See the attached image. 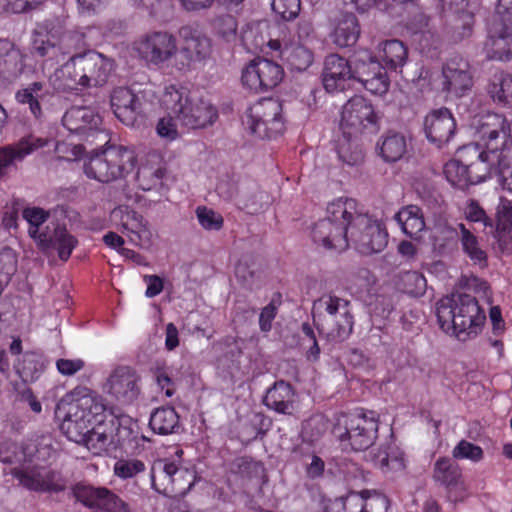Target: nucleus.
Segmentation results:
<instances>
[{"label":"nucleus","mask_w":512,"mask_h":512,"mask_svg":"<svg viewBox=\"0 0 512 512\" xmlns=\"http://www.w3.org/2000/svg\"><path fill=\"white\" fill-rule=\"evenodd\" d=\"M230 473L241 478L257 477L262 471V465L249 456H239L229 463Z\"/></svg>","instance_id":"57"},{"label":"nucleus","mask_w":512,"mask_h":512,"mask_svg":"<svg viewBox=\"0 0 512 512\" xmlns=\"http://www.w3.org/2000/svg\"><path fill=\"white\" fill-rule=\"evenodd\" d=\"M269 45L274 50H281V57L291 70L302 72L313 63V52L300 43L285 44L281 48L278 40H271Z\"/></svg>","instance_id":"36"},{"label":"nucleus","mask_w":512,"mask_h":512,"mask_svg":"<svg viewBox=\"0 0 512 512\" xmlns=\"http://www.w3.org/2000/svg\"><path fill=\"white\" fill-rule=\"evenodd\" d=\"M355 214V199L338 198L327 207V217L312 228L311 236L316 244L326 249L344 251L348 248L350 219Z\"/></svg>","instance_id":"4"},{"label":"nucleus","mask_w":512,"mask_h":512,"mask_svg":"<svg viewBox=\"0 0 512 512\" xmlns=\"http://www.w3.org/2000/svg\"><path fill=\"white\" fill-rule=\"evenodd\" d=\"M475 19L473 13L463 10L456 13L449 21L447 34L453 43H459L473 34Z\"/></svg>","instance_id":"49"},{"label":"nucleus","mask_w":512,"mask_h":512,"mask_svg":"<svg viewBox=\"0 0 512 512\" xmlns=\"http://www.w3.org/2000/svg\"><path fill=\"white\" fill-rule=\"evenodd\" d=\"M101 116L90 107L76 106L68 109L63 118V126L71 133L86 135L99 129Z\"/></svg>","instance_id":"32"},{"label":"nucleus","mask_w":512,"mask_h":512,"mask_svg":"<svg viewBox=\"0 0 512 512\" xmlns=\"http://www.w3.org/2000/svg\"><path fill=\"white\" fill-rule=\"evenodd\" d=\"M348 231V243L351 241L356 249L364 255L379 253L388 244V233L378 220L371 219L358 210L355 200V214L351 217Z\"/></svg>","instance_id":"10"},{"label":"nucleus","mask_w":512,"mask_h":512,"mask_svg":"<svg viewBox=\"0 0 512 512\" xmlns=\"http://www.w3.org/2000/svg\"><path fill=\"white\" fill-rule=\"evenodd\" d=\"M32 50L35 55L44 59L51 67L59 64L58 28L51 24L38 27L33 34Z\"/></svg>","instance_id":"29"},{"label":"nucleus","mask_w":512,"mask_h":512,"mask_svg":"<svg viewBox=\"0 0 512 512\" xmlns=\"http://www.w3.org/2000/svg\"><path fill=\"white\" fill-rule=\"evenodd\" d=\"M379 155L385 162L393 163L400 160L407 152V141L403 134L388 132L377 143Z\"/></svg>","instance_id":"46"},{"label":"nucleus","mask_w":512,"mask_h":512,"mask_svg":"<svg viewBox=\"0 0 512 512\" xmlns=\"http://www.w3.org/2000/svg\"><path fill=\"white\" fill-rule=\"evenodd\" d=\"M300 0H271V8L281 19L290 21L300 12Z\"/></svg>","instance_id":"64"},{"label":"nucleus","mask_w":512,"mask_h":512,"mask_svg":"<svg viewBox=\"0 0 512 512\" xmlns=\"http://www.w3.org/2000/svg\"><path fill=\"white\" fill-rule=\"evenodd\" d=\"M452 456L454 459H467L472 462H479L484 457L483 449L467 440H461L453 449Z\"/></svg>","instance_id":"62"},{"label":"nucleus","mask_w":512,"mask_h":512,"mask_svg":"<svg viewBox=\"0 0 512 512\" xmlns=\"http://www.w3.org/2000/svg\"><path fill=\"white\" fill-rule=\"evenodd\" d=\"M152 488L167 497L184 496L193 487L195 471L167 459L156 460L150 470Z\"/></svg>","instance_id":"8"},{"label":"nucleus","mask_w":512,"mask_h":512,"mask_svg":"<svg viewBox=\"0 0 512 512\" xmlns=\"http://www.w3.org/2000/svg\"><path fill=\"white\" fill-rule=\"evenodd\" d=\"M196 216L199 224L205 230L218 231L223 227V217L219 213L210 208H207L206 206L197 207Z\"/></svg>","instance_id":"63"},{"label":"nucleus","mask_w":512,"mask_h":512,"mask_svg":"<svg viewBox=\"0 0 512 512\" xmlns=\"http://www.w3.org/2000/svg\"><path fill=\"white\" fill-rule=\"evenodd\" d=\"M22 217L29 224V236L38 244L39 236L42 233H48L50 230L49 226H47L45 231H40V226L46 222L49 217V213L40 207H26L22 211Z\"/></svg>","instance_id":"56"},{"label":"nucleus","mask_w":512,"mask_h":512,"mask_svg":"<svg viewBox=\"0 0 512 512\" xmlns=\"http://www.w3.org/2000/svg\"><path fill=\"white\" fill-rule=\"evenodd\" d=\"M110 218L131 243L141 248H149L152 245V232L147 226V221L129 206L114 208Z\"/></svg>","instance_id":"17"},{"label":"nucleus","mask_w":512,"mask_h":512,"mask_svg":"<svg viewBox=\"0 0 512 512\" xmlns=\"http://www.w3.org/2000/svg\"><path fill=\"white\" fill-rule=\"evenodd\" d=\"M492 101L502 106H512V76L505 73L493 75L487 85Z\"/></svg>","instance_id":"48"},{"label":"nucleus","mask_w":512,"mask_h":512,"mask_svg":"<svg viewBox=\"0 0 512 512\" xmlns=\"http://www.w3.org/2000/svg\"><path fill=\"white\" fill-rule=\"evenodd\" d=\"M352 81L372 94L381 95L389 88V79L383 65L368 51H360L351 58Z\"/></svg>","instance_id":"13"},{"label":"nucleus","mask_w":512,"mask_h":512,"mask_svg":"<svg viewBox=\"0 0 512 512\" xmlns=\"http://www.w3.org/2000/svg\"><path fill=\"white\" fill-rule=\"evenodd\" d=\"M165 169L158 167H141L137 172V181L139 186L144 191H149L158 187H162L163 185V177L165 175Z\"/></svg>","instance_id":"58"},{"label":"nucleus","mask_w":512,"mask_h":512,"mask_svg":"<svg viewBox=\"0 0 512 512\" xmlns=\"http://www.w3.org/2000/svg\"><path fill=\"white\" fill-rule=\"evenodd\" d=\"M436 316L440 328L459 339L463 334L475 337L486 320L478 300L466 293H453L440 299L436 304Z\"/></svg>","instance_id":"2"},{"label":"nucleus","mask_w":512,"mask_h":512,"mask_svg":"<svg viewBox=\"0 0 512 512\" xmlns=\"http://www.w3.org/2000/svg\"><path fill=\"white\" fill-rule=\"evenodd\" d=\"M381 57L384 63V70L397 71L398 68H402L406 63L408 49L400 40H388L383 44Z\"/></svg>","instance_id":"52"},{"label":"nucleus","mask_w":512,"mask_h":512,"mask_svg":"<svg viewBox=\"0 0 512 512\" xmlns=\"http://www.w3.org/2000/svg\"><path fill=\"white\" fill-rule=\"evenodd\" d=\"M389 506L388 497L382 493H374L366 498L358 493H350L326 500L323 512H387Z\"/></svg>","instance_id":"19"},{"label":"nucleus","mask_w":512,"mask_h":512,"mask_svg":"<svg viewBox=\"0 0 512 512\" xmlns=\"http://www.w3.org/2000/svg\"><path fill=\"white\" fill-rule=\"evenodd\" d=\"M360 25L353 13H342L335 21L332 41L340 48L352 47L360 36Z\"/></svg>","instance_id":"38"},{"label":"nucleus","mask_w":512,"mask_h":512,"mask_svg":"<svg viewBox=\"0 0 512 512\" xmlns=\"http://www.w3.org/2000/svg\"><path fill=\"white\" fill-rule=\"evenodd\" d=\"M444 174L447 181L460 190H465L470 185H474L468 168L464 163H461L459 155H457V159L450 160L444 165Z\"/></svg>","instance_id":"54"},{"label":"nucleus","mask_w":512,"mask_h":512,"mask_svg":"<svg viewBox=\"0 0 512 512\" xmlns=\"http://www.w3.org/2000/svg\"><path fill=\"white\" fill-rule=\"evenodd\" d=\"M64 400L70 407L60 430L70 441L81 444L86 441L91 426L106 418V406L96 392L85 386L75 387Z\"/></svg>","instance_id":"1"},{"label":"nucleus","mask_w":512,"mask_h":512,"mask_svg":"<svg viewBox=\"0 0 512 512\" xmlns=\"http://www.w3.org/2000/svg\"><path fill=\"white\" fill-rule=\"evenodd\" d=\"M104 150L108 168L112 173V181L124 178L135 168L136 155L132 149L112 145Z\"/></svg>","instance_id":"35"},{"label":"nucleus","mask_w":512,"mask_h":512,"mask_svg":"<svg viewBox=\"0 0 512 512\" xmlns=\"http://www.w3.org/2000/svg\"><path fill=\"white\" fill-rule=\"evenodd\" d=\"M327 421L322 416H313L304 422L302 427L303 440L309 443L318 441L327 431Z\"/></svg>","instance_id":"61"},{"label":"nucleus","mask_w":512,"mask_h":512,"mask_svg":"<svg viewBox=\"0 0 512 512\" xmlns=\"http://www.w3.org/2000/svg\"><path fill=\"white\" fill-rule=\"evenodd\" d=\"M351 59L339 54H329L325 57L322 71V83L329 93L343 91L349 81H352Z\"/></svg>","instance_id":"25"},{"label":"nucleus","mask_w":512,"mask_h":512,"mask_svg":"<svg viewBox=\"0 0 512 512\" xmlns=\"http://www.w3.org/2000/svg\"><path fill=\"white\" fill-rule=\"evenodd\" d=\"M441 91L446 98L459 99L466 96L473 87L471 66L465 58L455 55L442 66Z\"/></svg>","instance_id":"14"},{"label":"nucleus","mask_w":512,"mask_h":512,"mask_svg":"<svg viewBox=\"0 0 512 512\" xmlns=\"http://www.w3.org/2000/svg\"><path fill=\"white\" fill-rule=\"evenodd\" d=\"M140 56L152 64L169 60L177 51L176 39L165 31H155L145 35L138 43Z\"/></svg>","instance_id":"23"},{"label":"nucleus","mask_w":512,"mask_h":512,"mask_svg":"<svg viewBox=\"0 0 512 512\" xmlns=\"http://www.w3.org/2000/svg\"><path fill=\"white\" fill-rule=\"evenodd\" d=\"M149 426L159 435L176 433L180 428L179 415L173 407L157 408L150 416Z\"/></svg>","instance_id":"47"},{"label":"nucleus","mask_w":512,"mask_h":512,"mask_svg":"<svg viewBox=\"0 0 512 512\" xmlns=\"http://www.w3.org/2000/svg\"><path fill=\"white\" fill-rule=\"evenodd\" d=\"M340 128L345 135L355 138L376 134L380 130V116L369 99L355 95L342 107Z\"/></svg>","instance_id":"9"},{"label":"nucleus","mask_w":512,"mask_h":512,"mask_svg":"<svg viewBox=\"0 0 512 512\" xmlns=\"http://www.w3.org/2000/svg\"><path fill=\"white\" fill-rule=\"evenodd\" d=\"M402 231L413 239H418L425 229L422 209L416 205H407L401 208L394 216Z\"/></svg>","instance_id":"44"},{"label":"nucleus","mask_w":512,"mask_h":512,"mask_svg":"<svg viewBox=\"0 0 512 512\" xmlns=\"http://www.w3.org/2000/svg\"><path fill=\"white\" fill-rule=\"evenodd\" d=\"M46 368V359L40 353L27 351L14 364V369L23 382L37 380Z\"/></svg>","instance_id":"43"},{"label":"nucleus","mask_w":512,"mask_h":512,"mask_svg":"<svg viewBox=\"0 0 512 512\" xmlns=\"http://www.w3.org/2000/svg\"><path fill=\"white\" fill-rule=\"evenodd\" d=\"M283 68L276 62L257 58L252 60L242 72V83L255 93L266 92L276 87L283 79Z\"/></svg>","instance_id":"16"},{"label":"nucleus","mask_w":512,"mask_h":512,"mask_svg":"<svg viewBox=\"0 0 512 512\" xmlns=\"http://www.w3.org/2000/svg\"><path fill=\"white\" fill-rule=\"evenodd\" d=\"M378 426V420L372 411L369 414L341 413L335 419L332 433L345 449L361 451L374 444Z\"/></svg>","instance_id":"6"},{"label":"nucleus","mask_w":512,"mask_h":512,"mask_svg":"<svg viewBox=\"0 0 512 512\" xmlns=\"http://www.w3.org/2000/svg\"><path fill=\"white\" fill-rule=\"evenodd\" d=\"M281 111L282 104L278 100L263 99L247 109L243 124L261 139L274 138L284 129Z\"/></svg>","instance_id":"12"},{"label":"nucleus","mask_w":512,"mask_h":512,"mask_svg":"<svg viewBox=\"0 0 512 512\" xmlns=\"http://www.w3.org/2000/svg\"><path fill=\"white\" fill-rule=\"evenodd\" d=\"M78 241L63 226L55 225L48 233L39 236L38 245L43 249L53 248L62 261H67Z\"/></svg>","instance_id":"34"},{"label":"nucleus","mask_w":512,"mask_h":512,"mask_svg":"<svg viewBox=\"0 0 512 512\" xmlns=\"http://www.w3.org/2000/svg\"><path fill=\"white\" fill-rule=\"evenodd\" d=\"M495 222L494 224V220L490 218V225L488 231H486L487 235L495 236L512 230V202L508 200L500 202L496 209Z\"/></svg>","instance_id":"55"},{"label":"nucleus","mask_w":512,"mask_h":512,"mask_svg":"<svg viewBox=\"0 0 512 512\" xmlns=\"http://www.w3.org/2000/svg\"><path fill=\"white\" fill-rule=\"evenodd\" d=\"M140 376L128 366L117 367L108 377L105 389L107 393L122 405L135 402L140 393Z\"/></svg>","instance_id":"20"},{"label":"nucleus","mask_w":512,"mask_h":512,"mask_svg":"<svg viewBox=\"0 0 512 512\" xmlns=\"http://www.w3.org/2000/svg\"><path fill=\"white\" fill-rule=\"evenodd\" d=\"M460 236L456 229L452 227H441L433 236V246L441 254L448 253L456 247Z\"/></svg>","instance_id":"59"},{"label":"nucleus","mask_w":512,"mask_h":512,"mask_svg":"<svg viewBox=\"0 0 512 512\" xmlns=\"http://www.w3.org/2000/svg\"><path fill=\"white\" fill-rule=\"evenodd\" d=\"M323 307L324 315H320L316 323L320 335L330 342H342L352 333L354 320L350 312V301L332 293L324 294L314 302V307Z\"/></svg>","instance_id":"7"},{"label":"nucleus","mask_w":512,"mask_h":512,"mask_svg":"<svg viewBox=\"0 0 512 512\" xmlns=\"http://www.w3.org/2000/svg\"><path fill=\"white\" fill-rule=\"evenodd\" d=\"M336 151L339 159L349 166H357L364 161L363 149L357 143L356 138L345 135L343 132L342 137L337 141Z\"/></svg>","instance_id":"53"},{"label":"nucleus","mask_w":512,"mask_h":512,"mask_svg":"<svg viewBox=\"0 0 512 512\" xmlns=\"http://www.w3.org/2000/svg\"><path fill=\"white\" fill-rule=\"evenodd\" d=\"M110 103L115 116L127 126H135L143 120V96L134 93L130 88L117 87L110 96Z\"/></svg>","instance_id":"22"},{"label":"nucleus","mask_w":512,"mask_h":512,"mask_svg":"<svg viewBox=\"0 0 512 512\" xmlns=\"http://www.w3.org/2000/svg\"><path fill=\"white\" fill-rule=\"evenodd\" d=\"M456 131L455 119L447 108L433 110L424 119L427 139L437 147L448 143Z\"/></svg>","instance_id":"26"},{"label":"nucleus","mask_w":512,"mask_h":512,"mask_svg":"<svg viewBox=\"0 0 512 512\" xmlns=\"http://www.w3.org/2000/svg\"><path fill=\"white\" fill-rule=\"evenodd\" d=\"M112 70L113 60L93 50L82 57L69 58L60 73L67 87L77 89L104 85Z\"/></svg>","instance_id":"5"},{"label":"nucleus","mask_w":512,"mask_h":512,"mask_svg":"<svg viewBox=\"0 0 512 512\" xmlns=\"http://www.w3.org/2000/svg\"><path fill=\"white\" fill-rule=\"evenodd\" d=\"M264 405L277 413L292 415L295 411V391L290 383L276 381L263 399Z\"/></svg>","instance_id":"33"},{"label":"nucleus","mask_w":512,"mask_h":512,"mask_svg":"<svg viewBox=\"0 0 512 512\" xmlns=\"http://www.w3.org/2000/svg\"><path fill=\"white\" fill-rule=\"evenodd\" d=\"M433 480L450 492L462 485V472L454 460L440 457L434 464Z\"/></svg>","instance_id":"42"},{"label":"nucleus","mask_w":512,"mask_h":512,"mask_svg":"<svg viewBox=\"0 0 512 512\" xmlns=\"http://www.w3.org/2000/svg\"><path fill=\"white\" fill-rule=\"evenodd\" d=\"M460 229V242L463 252L469 259L481 268L487 266V253L481 248L478 238L468 230L464 224L458 225Z\"/></svg>","instance_id":"51"},{"label":"nucleus","mask_w":512,"mask_h":512,"mask_svg":"<svg viewBox=\"0 0 512 512\" xmlns=\"http://www.w3.org/2000/svg\"><path fill=\"white\" fill-rule=\"evenodd\" d=\"M29 464L14 467L11 470V475L18 480L21 486L36 492H60L66 489L67 482L60 473Z\"/></svg>","instance_id":"15"},{"label":"nucleus","mask_w":512,"mask_h":512,"mask_svg":"<svg viewBox=\"0 0 512 512\" xmlns=\"http://www.w3.org/2000/svg\"><path fill=\"white\" fill-rule=\"evenodd\" d=\"M48 144L46 138L28 135L21 138L16 144L0 148V178L3 177L9 167L26 156Z\"/></svg>","instance_id":"28"},{"label":"nucleus","mask_w":512,"mask_h":512,"mask_svg":"<svg viewBox=\"0 0 512 512\" xmlns=\"http://www.w3.org/2000/svg\"><path fill=\"white\" fill-rule=\"evenodd\" d=\"M457 155L461 157L469 175L475 184L481 183L490 177L496 167L501 153L479 147V144H467L458 149Z\"/></svg>","instance_id":"18"},{"label":"nucleus","mask_w":512,"mask_h":512,"mask_svg":"<svg viewBox=\"0 0 512 512\" xmlns=\"http://www.w3.org/2000/svg\"><path fill=\"white\" fill-rule=\"evenodd\" d=\"M484 52L490 60L509 61L512 58V26L495 19L488 30Z\"/></svg>","instance_id":"24"},{"label":"nucleus","mask_w":512,"mask_h":512,"mask_svg":"<svg viewBox=\"0 0 512 512\" xmlns=\"http://www.w3.org/2000/svg\"><path fill=\"white\" fill-rule=\"evenodd\" d=\"M269 196L260 191L257 183L251 180L239 182L237 206L249 214L259 213L268 204Z\"/></svg>","instance_id":"39"},{"label":"nucleus","mask_w":512,"mask_h":512,"mask_svg":"<svg viewBox=\"0 0 512 512\" xmlns=\"http://www.w3.org/2000/svg\"><path fill=\"white\" fill-rule=\"evenodd\" d=\"M471 128L476 139L473 144H479V147L498 153L512 147V142L509 141L511 127L502 114L495 112L478 114L473 118Z\"/></svg>","instance_id":"11"},{"label":"nucleus","mask_w":512,"mask_h":512,"mask_svg":"<svg viewBox=\"0 0 512 512\" xmlns=\"http://www.w3.org/2000/svg\"><path fill=\"white\" fill-rule=\"evenodd\" d=\"M76 499L88 508H97L105 512H131L127 503L105 487L77 485Z\"/></svg>","instance_id":"21"},{"label":"nucleus","mask_w":512,"mask_h":512,"mask_svg":"<svg viewBox=\"0 0 512 512\" xmlns=\"http://www.w3.org/2000/svg\"><path fill=\"white\" fill-rule=\"evenodd\" d=\"M59 37V63L65 60L66 57H82L86 52L93 51L90 49V44L86 40L84 32L77 30L61 31L58 28Z\"/></svg>","instance_id":"40"},{"label":"nucleus","mask_w":512,"mask_h":512,"mask_svg":"<svg viewBox=\"0 0 512 512\" xmlns=\"http://www.w3.org/2000/svg\"><path fill=\"white\" fill-rule=\"evenodd\" d=\"M24 56L19 49L7 41L0 42V81L11 82L24 69Z\"/></svg>","instance_id":"37"},{"label":"nucleus","mask_w":512,"mask_h":512,"mask_svg":"<svg viewBox=\"0 0 512 512\" xmlns=\"http://www.w3.org/2000/svg\"><path fill=\"white\" fill-rule=\"evenodd\" d=\"M112 426H108L105 418H103V421L96 422L89 429L86 441L81 444L85 445L95 455L107 452L114 438Z\"/></svg>","instance_id":"45"},{"label":"nucleus","mask_w":512,"mask_h":512,"mask_svg":"<svg viewBox=\"0 0 512 512\" xmlns=\"http://www.w3.org/2000/svg\"><path fill=\"white\" fill-rule=\"evenodd\" d=\"M83 169L88 178L102 183L112 182V173L107 165L105 150L92 151L84 162Z\"/></svg>","instance_id":"50"},{"label":"nucleus","mask_w":512,"mask_h":512,"mask_svg":"<svg viewBox=\"0 0 512 512\" xmlns=\"http://www.w3.org/2000/svg\"><path fill=\"white\" fill-rule=\"evenodd\" d=\"M370 457L373 464L384 473L398 472L405 468L404 454L394 443H387L377 451H371Z\"/></svg>","instance_id":"41"},{"label":"nucleus","mask_w":512,"mask_h":512,"mask_svg":"<svg viewBox=\"0 0 512 512\" xmlns=\"http://www.w3.org/2000/svg\"><path fill=\"white\" fill-rule=\"evenodd\" d=\"M161 102L167 112L174 115L179 126L187 130L203 129L218 117L217 109L210 102L191 98L184 87L167 86Z\"/></svg>","instance_id":"3"},{"label":"nucleus","mask_w":512,"mask_h":512,"mask_svg":"<svg viewBox=\"0 0 512 512\" xmlns=\"http://www.w3.org/2000/svg\"><path fill=\"white\" fill-rule=\"evenodd\" d=\"M55 97L49 85L35 81L16 91L15 99L21 105H27L35 119L43 117V107Z\"/></svg>","instance_id":"30"},{"label":"nucleus","mask_w":512,"mask_h":512,"mask_svg":"<svg viewBox=\"0 0 512 512\" xmlns=\"http://www.w3.org/2000/svg\"><path fill=\"white\" fill-rule=\"evenodd\" d=\"M496 172L502 188L512 193V147L501 153Z\"/></svg>","instance_id":"60"},{"label":"nucleus","mask_w":512,"mask_h":512,"mask_svg":"<svg viewBox=\"0 0 512 512\" xmlns=\"http://www.w3.org/2000/svg\"><path fill=\"white\" fill-rule=\"evenodd\" d=\"M179 36L183 41L181 53L189 62H203L212 53L211 39L191 26L179 29Z\"/></svg>","instance_id":"31"},{"label":"nucleus","mask_w":512,"mask_h":512,"mask_svg":"<svg viewBox=\"0 0 512 512\" xmlns=\"http://www.w3.org/2000/svg\"><path fill=\"white\" fill-rule=\"evenodd\" d=\"M42 443L38 439H30L22 444L13 441H4L0 443V461L5 464L21 467L24 464L32 463L34 460H40V446Z\"/></svg>","instance_id":"27"}]
</instances>
